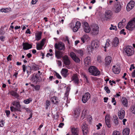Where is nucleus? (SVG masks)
Here are the masks:
<instances>
[{
	"label": "nucleus",
	"instance_id": "obj_1",
	"mask_svg": "<svg viewBox=\"0 0 135 135\" xmlns=\"http://www.w3.org/2000/svg\"><path fill=\"white\" fill-rule=\"evenodd\" d=\"M42 73H41L40 75H38L37 73L34 74L31 76V80L33 83H40L42 79L40 77V75H41Z\"/></svg>",
	"mask_w": 135,
	"mask_h": 135
},
{
	"label": "nucleus",
	"instance_id": "obj_2",
	"mask_svg": "<svg viewBox=\"0 0 135 135\" xmlns=\"http://www.w3.org/2000/svg\"><path fill=\"white\" fill-rule=\"evenodd\" d=\"M89 71L92 75L97 76L99 75L100 73L98 69L94 66H90L88 69Z\"/></svg>",
	"mask_w": 135,
	"mask_h": 135
},
{
	"label": "nucleus",
	"instance_id": "obj_3",
	"mask_svg": "<svg viewBox=\"0 0 135 135\" xmlns=\"http://www.w3.org/2000/svg\"><path fill=\"white\" fill-rule=\"evenodd\" d=\"M124 50L127 55L131 56L134 54V51L133 48L131 46H128L126 47Z\"/></svg>",
	"mask_w": 135,
	"mask_h": 135
},
{
	"label": "nucleus",
	"instance_id": "obj_4",
	"mask_svg": "<svg viewBox=\"0 0 135 135\" xmlns=\"http://www.w3.org/2000/svg\"><path fill=\"white\" fill-rule=\"evenodd\" d=\"M126 28L131 31L132 30L135 28V17L128 22L126 26Z\"/></svg>",
	"mask_w": 135,
	"mask_h": 135
},
{
	"label": "nucleus",
	"instance_id": "obj_5",
	"mask_svg": "<svg viewBox=\"0 0 135 135\" xmlns=\"http://www.w3.org/2000/svg\"><path fill=\"white\" fill-rule=\"evenodd\" d=\"M54 47L55 49L59 51H64L65 49L64 44L60 41L58 43H56Z\"/></svg>",
	"mask_w": 135,
	"mask_h": 135
},
{
	"label": "nucleus",
	"instance_id": "obj_6",
	"mask_svg": "<svg viewBox=\"0 0 135 135\" xmlns=\"http://www.w3.org/2000/svg\"><path fill=\"white\" fill-rule=\"evenodd\" d=\"M99 42L97 41H93L91 43V46L88 47L89 52L92 51L93 49L98 47Z\"/></svg>",
	"mask_w": 135,
	"mask_h": 135
},
{
	"label": "nucleus",
	"instance_id": "obj_7",
	"mask_svg": "<svg viewBox=\"0 0 135 135\" xmlns=\"http://www.w3.org/2000/svg\"><path fill=\"white\" fill-rule=\"evenodd\" d=\"M81 128L83 135H87L89 132V129L87 124L85 122H83L81 125Z\"/></svg>",
	"mask_w": 135,
	"mask_h": 135
},
{
	"label": "nucleus",
	"instance_id": "obj_8",
	"mask_svg": "<svg viewBox=\"0 0 135 135\" xmlns=\"http://www.w3.org/2000/svg\"><path fill=\"white\" fill-rule=\"evenodd\" d=\"M70 128L71 135H79V128H75L74 126H71Z\"/></svg>",
	"mask_w": 135,
	"mask_h": 135
},
{
	"label": "nucleus",
	"instance_id": "obj_9",
	"mask_svg": "<svg viewBox=\"0 0 135 135\" xmlns=\"http://www.w3.org/2000/svg\"><path fill=\"white\" fill-rule=\"evenodd\" d=\"M70 55L72 59L76 62L79 63L80 62V59L76 56L73 52H71L70 54Z\"/></svg>",
	"mask_w": 135,
	"mask_h": 135
},
{
	"label": "nucleus",
	"instance_id": "obj_10",
	"mask_svg": "<svg viewBox=\"0 0 135 135\" xmlns=\"http://www.w3.org/2000/svg\"><path fill=\"white\" fill-rule=\"evenodd\" d=\"M90 97V95L89 93L87 92L85 93L83 96L82 101L83 102L85 103H86Z\"/></svg>",
	"mask_w": 135,
	"mask_h": 135
},
{
	"label": "nucleus",
	"instance_id": "obj_11",
	"mask_svg": "<svg viewBox=\"0 0 135 135\" xmlns=\"http://www.w3.org/2000/svg\"><path fill=\"white\" fill-rule=\"evenodd\" d=\"M113 14L112 12L110 10L106 11L104 14V18L106 20L110 19Z\"/></svg>",
	"mask_w": 135,
	"mask_h": 135
},
{
	"label": "nucleus",
	"instance_id": "obj_12",
	"mask_svg": "<svg viewBox=\"0 0 135 135\" xmlns=\"http://www.w3.org/2000/svg\"><path fill=\"white\" fill-rule=\"evenodd\" d=\"M83 28L85 32L89 33L90 31V28L88 23L86 22H84L83 25Z\"/></svg>",
	"mask_w": 135,
	"mask_h": 135
},
{
	"label": "nucleus",
	"instance_id": "obj_13",
	"mask_svg": "<svg viewBox=\"0 0 135 135\" xmlns=\"http://www.w3.org/2000/svg\"><path fill=\"white\" fill-rule=\"evenodd\" d=\"M64 63L66 65H69L70 63V60L67 55H65L62 57Z\"/></svg>",
	"mask_w": 135,
	"mask_h": 135
},
{
	"label": "nucleus",
	"instance_id": "obj_14",
	"mask_svg": "<svg viewBox=\"0 0 135 135\" xmlns=\"http://www.w3.org/2000/svg\"><path fill=\"white\" fill-rule=\"evenodd\" d=\"M122 6L119 2H117L114 5V11L116 13L119 12L121 9Z\"/></svg>",
	"mask_w": 135,
	"mask_h": 135
},
{
	"label": "nucleus",
	"instance_id": "obj_15",
	"mask_svg": "<svg viewBox=\"0 0 135 135\" xmlns=\"http://www.w3.org/2000/svg\"><path fill=\"white\" fill-rule=\"evenodd\" d=\"M112 61V59L110 56L106 57L105 60V64L106 67L109 66Z\"/></svg>",
	"mask_w": 135,
	"mask_h": 135
},
{
	"label": "nucleus",
	"instance_id": "obj_16",
	"mask_svg": "<svg viewBox=\"0 0 135 135\" xmlns=\"http://www.w3.org/2000/svg\"><path fill=\"white\" fill-rule=\"evenodd\" d=\"M92 28L91 33L92 35H96L98 34L99 27L97 25L93 26Z\"/></svg>",
	"mask_w": 135,
	"mask_h": 135
},
{
	"label": "nucleus",
	"instance_id": "obj_17",
	"mask_svg": "<svg viewBox=\"0 0 135 135\" xmlns=\"http://www.w3.org/2000/svg\"><path fill=\"white\" fill-rule=\"evenodd\" d=\"M134 6V2L133 1H130L127 4L126 9L128 11H129L132 9Z\"/></svg>",
	"mask_w": 135,
	"mask_h": 135
},
{
	"label": "nucleus",
	"instance_id": "obj_18",
	"mask_svg": "<svg viewBox=\"0 0 135 135\" xmlns=\"http://www.w3.org/2000/svg\"><path fill=\"white\" fill-rule=\"evenodd\" d=\"M23 49L24 50H27L31 49L32 47V45L27 42H23L22 43Z\"/></svg>",
	"mask_w": 135,
	"mask_h": 135
},
{
	"label": "nucleus",
	"instance_id": "obj_19",
	"mask_svg": "<svg viewBox=\"0 0 135 135\" xmlns=\"http://www.w3.org/2000/svg\"><path fill=\"white\" fill-rule=\"evenodd\" d=\"M112 70L115 74H119L120 71V67L118 65H114L113 67Z\"/></svg>",
	"mask_w": 135,
	"mask_h": 135
},
{
	"label": "nucleus",
	"instance_id": "obj_20",
	"mask_svg": "<svg viewBox=\"0 0 135 135\" xmlns=\"http://www.w3.org/2000/svg\"><path fill=\"white\" fill-rule=\"evenodd\" d=\"M125 111L123 110H121L119 111L118 112V115L119 119H123L124 117Z\"/></svg>",
	"mask_w": 135,
	"mask_h": 135
},
{
	"label": "nucleus",
	"instance_id": "obj_21",
	"mask_svg": "<svg viewBox=\"0 0 135 135\" xmlns=\"http://www.w3.org/2000/svg\"><path fill=\"white\" fill-rule=\"evenodd\" d=\"M81 25V23L79 21L76 22L75 26L73 27V31L74 32H76L80 27Z\"/></svg>",
	"mask_w": 135,
	"mask_h": 135
},
{
	"label": "nucleus",
	"instance_id": "obj_22",
	"mask_svg": "<svg viewBox=\"0 0 135 135\" xmlns=\"http://www.w3.org/2000/svg\"><path fill=\"white\" fill-rule=\"evenodd\" d=\"M126 20L124 18L118 24V27L120 29L126 25Z\"/></svg>",
	"mask_w": 135,
	"mask_h": 135
},
{
	"label": "nucleus",
	"instance_id": "obj_23",
	"mask_svg": "<svg viewBox=\"0 0 135 135\" xmlns=\"http://www.w3.org/2000/svg\"><path fill=\"white\" fill-rule=\"evenodd\" d=\"M119 41L117 37H115L113 39L112 44L113 46L116 47L119 44Z\"/></svg>",
	"mask_w": 135,
	"mask_h": 135
},
{
	"label": "nucleus",
	"instance_id": "obj_24",
	"mask_svg": "<svg viewBox=\"0 0 135 135\" xmlns=\"http://www.w3.org/2000/svg\"><path fill=\"white\" fill-rule=\"evenodd\" d=\"M68 70L66 69H62L61 71V73L62 75L64 78H66L68 75Z\"/></svg>",
	"mask_w": 135,
	"mask_h": 135
},
{
	"label": "nucleus",
	"instance_id": "obj_25",
	"mask_svg": "<svg viewBox=\"0 0 135 135\" xmlns=\"http://www.w3.org/2000/svg\"><path fill=\"white\" fill-rule=\"evenodd\" d=\"M72 80L74 81L75 84H79V80L78 78V75L77 74H74L72 77Z\"/></svg>",
	"mask_w": 135,
	"mask_h": 135
},
{
	"label": "nucleus",
	"instance_id": "obj_26",
	"mask_svg": "<svg viewBox=\"0 0 135 135\" xmlns=\"http://www.w3.org/2000/svg\"><path fill=\"white\" fill-rule=\"evenodd\" d=\"M121 101L122 104L124 107H127L128 103V100L125 97H122Z\"/></svg>",
	"mask_w": 135,
	"mask_h": 135
},
{
	"label": "nucleus",
	"instance_id": "obj_27",
	"mask_svg": "<svg viewBox=\"0 0 135 135\" xmlns=\"http://www.w3.org/2000/svg\"><path fill=\"white\" fill-rule=\"evenodd\" d=\"M31 66V67L30 66L31 70V68H32V70L34 71L37 70L39 69L38 65L36 64L35 63H32Z\"/></svg>",
	"mask_w": 135,
	"mask_h": 135
},
{
	"label": "nucleus",
	"instance_id": "obj_28",
	"mask_svg": "<svg viewBox=\"0 0 135 135\" xmlns=\"http://www.w3.org/2000/svg\"><path fill=\"white\" fill-rule=\"evenodd\" d=\"M62 53L60 51H56L55 52L56 57L57 59H59L61 58L62 56Z\"/></svg>",
	"mask_w": 135,
	"mask_h": 135
},
{
	"label": "nucleus",
	"instance_id": "obj_29",
	"mask_svg": "<svg viewBox=\"0 0 135 135\" xmlns=\"http://www.w3.org/2000/svg\"><path fill=\"white\" fill-rule=\"evenodd\" d=\"M89 37L87 35H85L81 38V41L83 43L85 42L86 40H88L89 39Z\"/></svg>",
	"mask_w": 135,
	"mask_h": 135
},
{
	"label": "nucleus",
	"instance_id": "obj_30",
	"mask_svg": "<svg viewBox=\"0 0 135 135\" xmlns=\"http://www.w3.org/2000/svg\"><path fill=\"white\" fill-rule=\"evenodd\" d=\"M51 100L52 102L55 104H57L58 103L59 100L57 97L55 96H54L51 98Z\"/></svg>",
	"mask_w": 135,
	"mask_h": 135
},
{
	"label": "nucleus",
	"instance_id": "obj_31",
	"mask_svg": "<svg viewBox=\"0 0 135 135\" xmlns=\"http://www.w3.org/2000/svg\"><path fill=\"white\" fill-rule=\"evenodd\" d=\"M42 35L41 32H38L35 34V40L38 41L41 38V36Z\"/></svg>",
	"mask_w": 135,
	"mask_h": 135
},
{
	"label": "nucleus",
	"instance_id": "obj_32",
	"mask_svg": "<svg viewBox=\"0 0 135 135\" xmlns=\"http://www.w3.org/2000/svg\"><path fill=\"white\" fill-rule=\"evenodd\" d=\"M11 94L15 97L16 98H18L19 97V94L16 92L14 91H11L10 92Z\"/></svg>",
	"mask_w": 135,
	"mask_h": 135
},
{
	"label": "nucleus",
	"instance_id": "obj_33",
	"mask_svg": "<svg viewBox=\"0 0 135 135\" xmlns=\"http://www.w3.org/2000/svg\"><path fill=\"white\" fill-rule=\"evenodd\" d=\"M70 89V88L68 86L67 87L66 91L65 93V96L64 97L65 99L66 98L67 99H68Z\"/></svg>",
	"mask_w": 135,
	"mask_h": 135
},
{
	"label": "nucleus",
	"instance_id": "obj_34",
	"mask_svg": "<svg viewBox=\"0 0 135 135\" xmlns=\"http://www.w3.org/2000/svg\"><path fill=\"white\" fill-rule=\"evenodd\" d=\"M84 63L85 64L88 65L90 63V57L89 56L87 57L84 59Z\"/></svg>",
	"mask_w": 135,
	"mask_h": 135
},
{
	"label": "nucleus",
	"instance_id": "obj_35",
	"mask_svg": "<svg viewBox=\"0 0 135 135\" xmlns=\"http://www.w3.org/2000/svg\"><path fill=\"white\" fill-rule=\"evenodd\" d=\"M130 129L129 128H126L123 131V135H129V133Z\"/></svg>",
	"mask_w": 135,
	"mask_h": 135
},
{
	"label": "nucleus",
	"instance_id": "obj_36",
	"mask_svg": "<svg viewBox=\"0 0 135 135\" xmlns=\"http://www.w3.org/2000/svg\"><path fill=\"white\" fill-rule=\"evenodd\" d=\"M75 52L78 53L81 56H83L84 55V51L82 49L75 50Z\"/></svg>",
	"mask_w": 135,
	"mask_h": 135
},
{
	"label": "nucleus",
	"instance_id": "obj_37",
	"mask_svg": "<svg viewBox=\"0 0 135 135\" xmlns=\"http://www.w3.org/2000/svg\"><path fill=\"white\" fill-rule=\"evenodd\" d=\"M110 41L108 39L106 41V44H105V46L104 47V48L105 49V51H106V48L107 47H108L110 45Z\"/></svg>",
	"mask_w": 135,
	"mask_h": 135
},
{
	"label": "nucleus",
	"instance_id": "obj_38",
	"mask_svg": "<svg viewBox=\"0 0 135 135\" xmlns=\"http://www.w3.org/2000/svg\"><path fill=\"white\" fill-rule=\"evenodd\" d=\"M36 44V47L37 50H40L43 49V45L38 43H37Z\"/></svg>",
	"mask_w": 135,
	"mask_h": 135
},
{
	"label": "nucleus",
	"instance_id": "obj_39",
	"mask_svg": "<svg viewBox=\"0 0 135 135\" xmlns=\"http://www.w3.org/2000/svg\"><path fill=\"white\" fill-rule=\"evenodd\" d=\"M80 112L78 110V109L75 110L74 111V114L75 116L76 117L79 116Z\"/></svg>",
	"mask_w": 135,
	"mask_h": 135
},
{
	"label": "nucleus",
	"instance_id": "obj_40",
	"mask_svg": "<svg viewBox=\"0 0 135 135\" xmlns=\"http://www.w3.org/2000/svg\"><path fill=\"white\" fill-rule=\"evenodd\" d=\"M13 104L14 105H15L16 107H21L20 103L19 102H13Z\"/></svg>",
	"mask_w": 135,
	"mask_h": 135
},
{
	"label": "nucleus",
	"instance_id": "obj_41",
	"mask_svg": "<svg viewBox=\"0 0 135 135\" xmlns=\"http://www.w3.org/2000/svg\"><path fill=\"white\" fill-rule=\"evenodd\" d=\"M32 99L31 98H29L28 99H27L26 100H24V102L25 104H28L30 102L32 101Z\"/></svg>",
	"mask_w": 135,
	"mask_h": 135
},
{
	"label": "nucleus",
	"instance_id": "obj_42",
	"mask_svg": "<svg viewBox=\"0 0 135 135\" xmlns=\"http://www.w3.org/2000/svg\"><path fill=\"white\" fill-rule=\"evenodd\" d=\"M114 122L115 125H118V124L119 122L118 120V118L117 116H115L114 117Z\"/></svg>",
	"mask_w": 135,
	"mask_h": 135
},
{
	"label": "nucleus",
	"instance_id": "obj_43",
	"mask_svg": "<svg viewBox=\"0 0 135 135\" xmlns=\"http://www.w3.org/2000/svg\"><path fill=\"white\" fill-rule=\"evenodd\" d=\"M105 122H110V115L108 114H107L105 117Z\"/></svg>",
	"mask_w": 135,
	"mask_h": 135
},
{
	"label": "nucleus",
	"instance_id": "obj_44",
	"mask_svg": "<svg viewBox=\"0 0 135 135\" xmlns=\"http://www.w3.org/2000/svg\"><path fill=\"white\" fill-rule=\"evenodd\" d=\"M112 135H121V134L119 131H115L113 132Z\"/></svg>",
	"mask_w": 135,
	"mask_h": 135
},
{
	"label": "nucleus",
	"instance_id": "obj_45",
	"mask_svg": "<svg viewBox=\"0 0 135 135\" xmlns=\"http://www.w3.org/2000/svg\"><path fill=\"white\" fill-rule=\"evenodd\" d=\"M50 101L49 100H47L46 101V109H47L48 108V107L50 105Z\"/></svg>",
	"mask_w": 135,
	"mask_h": 135
},
{
	"label": "nucleus",
	"instance_id": "obj_46",
	"mask_svg": "<svg viewBox=\"0 0 135 135\" xmlns=\"http://www.w3.org/2000/svg\"><path fill=\"white\" fill-rule=\"evenodd\" d=\"M117 29V28L116 26H114L112 24L111 25V27H110L109 28V29L110 30H116Z\"/></svg>",
	"mask_w": 135,
	"mask_h": 135
},
{
	"label": "nucleus",
	"instance_id": "obj_47",
	"mask_svg": "<svg viewBox=\"0 0 135 135\" xmlns=\"http://www.w3.org/2000/svg\"><path fill=\"white\" fill-rule=\"evenodd\" d=\"M104 89L108 93H109L110 92V90L107 86H105Z\"/></svg>",
	"mask_w": 135,
	"mask_h": 135
},
{
	"label": "nucleus",
	"instance_id": "obj_48",
	"mask_svg": "<svg viewBox=\"0 0 135 135\" xmlns=\"http://www.w3.org/2000/svg\"><path fill=\"white\" fill-rule=\"evenodd\" d=\"M131 112L135 114V105H133L131 108Z\"/></svg>",
	"mask_w": 135,
	"mask_h": 135
},
{
	"label": "nucleus",
	"instance_id": "obj_49",
	"mask_svg": "<svg viewBox=\"0 0 135 135\" xmlns=\"http://www.w3.org/2000/svg\"><path fill=\"white\" fill-rule=\"evenodd\" d=\"M45 41L46 39L45 38L43 39L41 41L40 43V44L44 46L45 42Z\"/></svg>",
	"mask_w": 135,
	"mask_h": 135
},
{
	"label": "nucleus",
	"instance_id": "obj_50",
	"mask_svg": "<svg viewBox=\"0 0 135 135\" xmlns=\"http://www.w3.org/2000/svg\"><path fill=\"white\" fill-rule=\"evenodd\" d=\"M40 88V86L39 85H37L35 86V89L36 90H39Z\"/></svg>",
	"mask_w": 135,
	"mask_h": 135
},
{
	"label": "nucleus",
	"instance_id": "obj_51",
	"mask_svg": "<svg viewBox=\"0 0 135 135\" xmlns=\"http://www.w3.org/2000/svg\"><path fill=\"white\" fill-rule=\"evenodd\" d=\"M5 112L6 114V115L8 117L10 113V111L9 110H6Z\"/></svg>",
	"mask_w": 135,
	"mask_h": 135
},
{
	"label": "nucleus",
	"instance_id": "obj_52",
	"mask_svg": "<svg viewBox=\"0 0 135 135\" xmlns=\"http://www.w3.org/2000/svg\"><path fill=\"white\" fill-rule=\"evenodd\" d=\"M97 60L100 63L102 61V59L101 57L100 56H98L97 57Z\"/></svg>",
	"mask_w": 135,
	"mask_h": 135
},
{
	"label": "nucleus",
	"instance_id": "obj_53",
	"mask_svg": "<svg viewBox=\"0 0 135 135\" xmlns=\"http://www.w3.org/2000/svg\"><path fill=\"white\" fill-rule=\"evenodd\" d=\"M8 10V9L7 8H2L1 9L0 11L1 12H7V10Z\"/></svg>",
	"mask_w": 135,
	"mask_h": 135
},
{
	"label": "nucleus",
	"instance_id": "obj_54",
	"mask_svg": "<svg viewBox=\"0 0 135 135\" xmlns=\"http://www.w3.org/2000/svg\"><path fill=\"white\" fill-rule=\"evenodd\" d=\"M12 56V55H9L7 57V60L8 61H9L11 60V57Z\"/></svg>",
	"mask_w": 135,
	"mask_h": 135
},
{
	"label": "nucleus",
	"instance_id": "obj_55",
	"mask_svg": "<svg viewBox=\"0 0 135 135\" xmlns=\"http://www.w3.org/2000/svg\"><path fill=\"white\" fill-rule=\"evenodd\" d=\"M110 122H105L108 128H110L111 127V125L110 123Z\"/></svg>",
	"mask_w": 135,
	"mask_h": 135
},
{
	"label": "nucleus",
	"instance_id": "obj_56",
	"mask_svg": "<svg viewBox=\"0 0 135 135\" xmlns=\"http://www.w3.org/2000/svg\"><path fill=\"white\" fill-rule=\"evenodd\" d=\"M20 108L15 107V112L18 111L20 112H21V111L20 109Z\"/></svg>",
	"mask_w": 135,
	"mask_h": 135
},
{
	"label": "nucleus",
	"instance_id": "obj_57",
	"mask_svg": "<svg viewBox=\"0 0 135 135\" xmlns=\"http://www.w3.org/2000/svg\"><path fill=\"white\" fill-rule=\"evenodd\" d=\"M57 64L59 66H61L62 65V62L61 60H57Z\"/></svg>",
	"mask_w": 135,
	"mask_h": 135
},
{
	"label": "nucleus",
	"instance_id": "obj_58",
	"mask_svg": "<svg viewBox=\"0 0 135 135\" xmlns=\"http://www.w3.org/2000/svg\"><path fill=\"white\" fill-rule=\"evenodd\" d=\"M5 37L4 36H0V40L2 41H4V40Z\"/></svg>",
	"mask_w": 135,
	"mask_h": 135
},
{
	"label": "nucleus",
	"instance_id": "obj_59",
	"mask_svg": "<svg viewBox=\"0 0 135 135\" xmlns=\"http://www.w3.org/2000/svg\"><path fill=\"white\" fill-rule=\"evenodd\" d=\"M112 103H114L113 104L114 105H116V102L115 100V98H112Z\"/></svg>",
	"mask_w": 135,
	"mask_h": 135
},
{
	"label": "nucleus",
	"instance_id": "obj_60",
	"mask_svg": "<svg viewBox=\"0 0 135 135\" xmlns=\"http://www.w3.org/2000/svg\"><path fill=\"white\" fill-rule=\"evenodd\" d=\"M56 76L57 77V78L59 79H61V77L60 75L57 73H56Z\"/></svg>",
	"mask_w": 135,
	"mask_h": 135
},
{
	"label": "nucleus",
	"instance_id": "obj_61",
	"mask_svg": "<svg viewBox=\"0 0 135 135\" xmlns=\"http://www.w3.org/2000/svg\"><path fill=\"white\" fill-rule=\"evenodd\" d=\"M24 109L26 110V112L28 113L31 112L32 110H31L29 109L28 108H24Z\"/></svg>",
	"mask_w": 135,
	"mask_h": 135
},
{
	"label": "nucleus",
	"instance_id": "obj_62",
	"mask_svg": "<svg viewBox=\"0 0 135 135\" xmlns=\"http://www.w3.org/2000/svg\"><path fill=\"white\" fill-rule=\"evenodd\" d=\"M120 34H123L124 35H125L126 34V33L124 32V29H123L121 30L120 32Z\"/></svg>",
	"mask_w": 135,
	"mask_h": 135
},
{
	"label": "nucleus",
	"instance_id": "obj_63",
	"mask_svg": "<svg viewBox=\"0 0 135 135\" xmlns=\"http://www.w3.org/2000/svg\"><path fill=\"white\" fill-rule=\"evenodd\" d=\"M102 126V124L101 123H99V124L96 125V126L97 127V129H99L100 128V127Z\"/></svg>",
	"mask_w": 135,
	"mask_h": 135
},
{
	"label": "nucleus",
	"instance_id": "obj_64",
	"mask_svg": "<svg viewBox=\"0 0 135 135\" xmlns=\"http://www.w3.org/2000/svg\"><path fill=\"white\" fill-rule=\"evenodd\" d=\"M132 76L133 77H135V70H133L132 74Z\"/></svg>",
	"mask_w": 135,
	"mask_h": 135
}]
</instances>
